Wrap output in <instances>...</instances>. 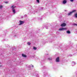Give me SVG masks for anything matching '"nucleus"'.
<instances>
[{
  "label": "nucleus",
  "mask_w": 77,
  "mask_h": 77,
  "mask_svg": "<svg viewBox=\"0 0 77 77\" xmlns=\"http://www.w3.org/2000/svg\"><path fill=\"white\" fill-rule=\"evenodd\" d=\"M66 29H67L66 28H64L62 27V28H60L59 29V30L60 31H61L62 30H66Z\"/></svg>",
  "instance_id": "nucleus-1"
},
{
  "label": "nucleus",
  "mask_w": 77,
  "mask_h": 77,
  "mask_svg": "<svg viewBox=\"0 0 77 77\" xmlns=\"http://www.w3.org/2000/svg\"><path fill=\"white\" fill-rule=\"evenodd\" d=\"M75 11H76V10H73L72 11L70 12L69 13H68V15L69 16L71 15V14H72V13L74 12H75Z\"/></svg>",
  "instance_id": "nucleus-2"
},
{
  "label": "nucleus",
  "mask_w": 77,
  "mask_h": 77,
  "mask_svg": "<svg viewBox=\"0 0 77 77\" xmlns=\"http://www.w3.org/2000/svg\"><path fill=\"white\" fill-rule=\"evenodd\" d=\"M20 23L19 24V25H22V24H24V21H22L21 20H20Z\"/></svg>",
  "instance_id": "nucleus-3"
},
{
  "label": "nucleus",
  "mask_w": 77,
  "mask_h": 77,
  "mask_svg": "<svg viewBox=\"0 0 77 77\" xmlns=\"http://www.w3.org/2000/svg\"><path fill=\"white\" fill-rule=\"evenodd\" d=\"M13 7H14V6H12V8H12L13 12L14 14H15V10L14 9V8Z\"/></svg>",
  "instance_id": "nucleus-4"
},
{
  "label": "nucleus",
  "mask_w": 77,
  "mask_h": 77,
  "mask_svg": "<svg viewBox=\"0 0 77 77\" xmlns=\"http://www.w3.org/2000/svg\"><path fill=\"white\" fill-rule=\"evenodd\" d=\"M56 61L57 62H59V57H58L57 58H56Z\"/></svg>",
  "instance_id": "nucleus-5"
},
{
  "label": "nucleus",
  "mask_w": 77,
  "mask_h": 77,
  "mask_svg": "<svg viewBox=\"0 0 77 77\" xmlns=\"http://www.w3.org/2000/svg\"><path fill=\"white\" fill-rule=\"evenodd\" d=\"M66 26V23H63L61 25V27H65Z\"/></svg>",
  "instance_id": "nucleus-6"
},
{
  "label": "nucleus",
  "mask_w": 77,
  "mask_h": 77,
  "mask_svg": "<svg viewBox=\"0 0 77 77\" xmlns=\"http://www.w3.org/2000/svg\"><path fill=\"white\" fill-rule=\"evenodd\" d=\"M22 56L24 57H27L26 55H24L23 54H22Z\"/></svg>",
  "instance_id": "nucleus-7"
},
{
  "label": "nucleus",
  "mask_w": 77,
  "mask_h": 77,
  "mask_svg": "<svg viewBox=\"0 0 77 77\" xmlns=\"http://www.w3.org/2000/svg\"><path fill=\"white\" fill-rule=\"evenodd\" d=\"M66 3V0H64V1H63V4H65Z\"/></svg>",
  "instance_id": "nucleus-8"
},
{
  "label": "nucleus",
  "mask_w": 77,
  "mask_h": 77,
  "mask_svg": "<svg viewBox=\"0 0 77 77\" xmlns=\"http://www.w3.org/2000/svg\"><path fill=\"white\" fill-rule=\"evenodd\" d=\"M33 49H34V50H36L37 49V48L35 47H33Z\"/></svg>",
  "instance_id": "nucleus-9"
},
{
  "label": "nucleus",
  "mask_w": 77,
  "mask_h": 77,
  "mask_svg": "<svg viewBox=\"0 0 77 77\" xmlns=\"http://www.w3.org/2000/svg\"><path fill=\"white\" fill-rule=\"evenodd\" d=\"M66 32H67V33H68L69 34L71 33V32H70V31H66Z\"/></svg>",
  "instance_id": "nucleus-10"
},
{
  "label": "nucleus",
  "mask_w": 77,
  "mask_h": 77,
  "mask_svg": "<svg viewBox=\"0 0 77 77\" xmlns=\"http://www.w3.org/2000/svg\"><path fill=\"white\" fill-rule=\"evenodd\" d=\"M74 16L76 18H77V13H76L74 14Z\"/></svg>",
  "instance_id": "nucleus-11"
},
{
  "label": "nucleus",
  "mask_w": 77,
  "mask_h": 77,
  "mask_svg": "<svg viewBox=\"0 0 77 77\" xmlns=\"http://www.w3.org/2000/svg\"><path fill=\"white\" fill-rule=\"evenodd\" d=\"M27 44H28V45H30V44H31V43H30V42H28L27 43Z\"/></svg>",
  "instance_id": "nucleus-12"
},
{
  "label": "nucleus",
  "mask_w": 77,
  "mask_h": 77,
  "mask_svg": "<svg viewBox=\"0 0 77 77\" xmlns=\"http://www.w3.org/2000/svg\"><path fill=\"white\" fill-rule=\"evenodd\" d=\"M3 7L2 5H0V9H2Z\"/></svg>",
  "instance_id": "nucleus-13"
},
{
  "label": "nucleus",
  "mask_w": 77,
  "mask_h": 77,
  "mask_svg": "<svg viewBox=\"0 0 77 77\" xmlns=\"http://www.w3.org/2000/svg\"><path fill=\"white\" fill-rule=\"evenodd\" d=\"M48 60H51L52 59L51 58H48Z\"/></svg>",
  "instance_id": "nucleus-14"
},
{
  "label": "nucleus",
  "mask_w": 77,
  "mask_h": 77,
  "mask_svg": "<svg viewBox=\"0 0 77 77\" xmlns=\"http://www.w3.org/2000/svg\"><path fill=\"white\" fill-rule=\"evenodd\" d=\"M36 1L38 3H39V0H36Z\"/></svg>",
  "instance_id": "nucleus-15"
},
{
  "label": "nucleus",
  "mask_w": 77,
  "mask_h": 77,
  "mask_svg": "<svg viewBox=\"0 0 77 77\" xmlns=\"http://www.w3.org/2000/svg\"><path fill=\"white\" fill-rule=\"evenodd\" d=\"M73 25L74 26H77V24L74 23Z\"/></svg>",
  "instance_id": "nucleus-16"
},
{
  "label": "nucleus",
  "mask_w": 77,
  "mask_h": 77,
  "mask_svg": "<svg viewBox=\"0 0 77 77\" xmlns=\"http://www.w3.org/2000/svg\"><path fill=\"white\" fill-rule=\"evenodd\" d=\"M70 2H72L73 1H74V0H70Z\"/></svg>",
  "instance_id": "nucleus-17"
},
{
  "label": "nucleus",
  "mask_w": 77,
  "mask_h": 77,
  "mask_svg": "<svg viewBox=\"0 0 77 77\" xmlns=\"http://www.w3.org/2000/svg\"><path fill=\"white\" fill-rule=\"evenodd\" d=\"M5 3H8V2H5Z\"/></svg>",
  "instance_id": "nucleus-18"
},
{
  "label": "nucleus",
  "mask_w": 77,
  "mask_h": 77,
  "mask_svg": "<svg viewBox=\"0 0 77 77\" xmlns=\"http://www.w3.org/2000/svg\"><path fill=\"white\" fill-rule=\"evenodd\" d=\"M1 66H2L0 65V67H1Z\"/></svg>",
  "instance_id": "nucleus-19"
},
{
  "label": "nucleus",
  "mask_w": 77,
  "mask_h": 77,
  "mask_svg": "<svg viewBox=\"0 0 77 77\" xmlns=\"http://www.w3.org/2000/svg\"><path fill=\"white\" fill-rule=\"evenodd\" d=\"M32 67H33V66H32Z\"/></svg>",
  "instance_id": "nucleus-20"
}]
</instances>
